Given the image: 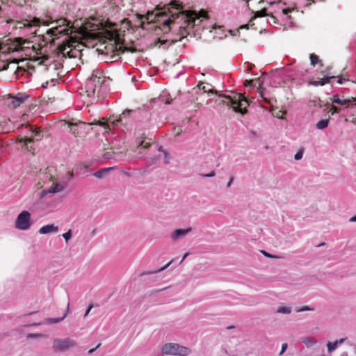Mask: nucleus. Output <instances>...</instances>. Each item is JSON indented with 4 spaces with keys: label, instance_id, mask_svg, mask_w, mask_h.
Returning <instances> with one entry per match:
<instances>
[{
    "label": "nucleus",
    "instance_id": "nucleus-1",
    "mask_svg": "<svg viewBox=\"0 0 356 356\" xmlns=\"http://www.w3.org/2000/svg\"><path fill=\"white\" fill-rule=\"evenodd\" d=\"M54 23L56 24L55 26L48 29L44 34L39 35L40 38V42H43V44L40 43V44L44 46L49 43L55 45L56 40H58L61 35L65 36L61 43L58 44L56 52L58 55L62 54L64 57H74L72 49H75L78 46L79 40L76 38L70 35L76 31V28L66 18L53 20L51 17H48V19H42V24L44 26H49Z\"/></svg>",
    "mask_w": 356,
    "mask_h": 356
},
{
    "label": "nucleus",
    "instance_id": "nucleus-2",
    "mask_svg": "<svg viewBox=\"0 0 356 356\" xmlns=\"http://www.w3.org/2000/svg\"><path fill=\"white\" fill-rule=\"evenodd\" d=\"M106 79V77L102 70H93L90 77L87 80L84 91L89 104H92L97 102L100 97L101 88Z\"/></svg>",
    "mask_w": 356,
    "mask_h": 356
},
{
    "label": "nucleus",
    "instance_id": "nucleus-3",
    "mask_svg": "<svg viewBox=\"0 0 356 356\" xmlns=\"http://www.w3.org/2000/svg\"><path fill=\"white\" fill-rule=\"evenodd\" d=\"M230 95H219L216 102L219 105H226L229 108H232L234 112L244 114L246 113V108L249 105L248 99L241 95L231 91Z\"/></svg>",
    "mask_w": 356,
    "mask_h": 356
},
{
    "label": "nucleus",
    "instance_id": "nucleus-4",
    "mask_svg": "<svg viewBox=\"0 0 356 356\" xmlns=\"http://www.w3.org/2000/svg\"><path fill=\"white\" fill-rule=\"evenodd\" d=\"M175 9L176 10H180L181 6L176 1H171L167 5H164L162 8L157 7L159 10L156 14H154V11H148L146 15H140V19L143 20V23L145 20L147 23L154 22L157 17L161 15H165L167 13H171L170 9Z\"/></svg>",
    "mask_w": 356,
    "mask_h": 356
},
{
    "label": "nucleus",
    "instance_id": "nucleus-5",
    "mask_svg": "<svg viewBox=\"0 0 356 356\" xmlns=\"http://www.w3.org/2000/svg\"><path fill=\"white\" fill-rule=\"evenodd\" d=\"M33 47L31 42L29 40H24L22 38H16L10 44H4L3 46L0 45V52L10 53L20 51L26 49L32 48Z\"/></svg>",
    "mask_w": 356,
    "mask_h": 356
},
{
    "label": "nucleus",
    "instance_id": "nucleus-6",
    "mask_svg": "<svg viewBox=\"0 0 356 356\" xmlns=\"http://www.w3.org/2000/svg\"><path fill=\"white\" fill-rule=\"evenodd\" d=\"M76 347V342L70 337L54 338L52 341V350L56 353L67 352Z\"/></svg>",
    "mask_w": 356,
    "mask_h": 356
},
{
    "label": "nucleus",
    "instance_id": "nucleus-7",
    "mask_svg": "<svg viewBox=\"0 0 356 356\" xmlns=\"http://www.w3.org/2000/svg\"><path fill=\"white\" fill-rule=\"evenodd\" d=\"M163 355H172L178 356H186L190 353V350L176 343H167L162 347Z\"/></svg>",
    "mask_w": 356,
    "mask_h": 356
},
{
    "label": "nucleus",
    "instance_id": "nucleus-8",
    "mask_svg": "<svg viewBox=\"0 0 356 356\" xmlns=\"http://www.w3.org/2000/svg\"><path fill=\"white\" fill-rule=\"evenodd\" d=\"M131 112H132V110H125L115 120H109V122H106L104 118H103V120H94L92 122H88V124L99 125L100 127H104L106 130H111L112 129H113V127L115 124H117L119 122H121L122 121L123 118H125Z\"/></svg>",
    "mask_w": 356,
    "mask_h": 356
},
{
    "label": "nucleus",
    "instance_id": "nucleus-9",
    "mask_svg": "<svg viewBox=\"0 0 356 356\" xmlns=\"http://www.w3.org/2000/svg\"><path fill=\"white\" fill-rule=\"evenodd\" d=\"M6 22L9 24L15 22V27L17 29L31 28L33 26H40L42 25V19L35 17L32 19L29 17L21 21H15L14 19H10L6 20Z\"/></svg>",
    "mask_w": 356,
    "mask_h": 356
},
{
    "label": "nucleus",
    "instance_id": "nucleus-10",
    "mask_svg": "<svg viewBox=\"0 0 356 356\" xmlns=\"http://www.w3.org/2000/svg\"><path fill=\"white\" fill-rule=\"evenodd\" d=\"M28 95L19 94L17 96L8 95L3 99V104L11 108H16L19 106L27 98Z\"/></svg>",
    "mask_w": 356,
    "mask_h": 356
},
{
    "label": "nucleus",
    "instance_id": "nucleus-11",
    "mask_svg": "<svg viewBox=\"0 0 356 356\" xmlns=\"http://www.w3.org/2000/svg\"><path fill=\"white\" fill-rule=\"evenodd\" d=\"M30 220H31L30 213L27 211H23L17 217V219L15 221V226L19 229L26 230L31 225Z\"/></svg>",
    "mask_w": 356,
    "mask_h": 356
},
{
    "label": "nucleus",
    "instance_id": "nucleus-12",
    "mask_svg": "<svg viewBox=\"0 0 356 356\" xmlns=\"http://www.w3.org/2000/svg\"><path fill=\"white\" fill-rule=\"evenodd\" d=\"M181 17L185 19V22L188 23V25L194 26L195 24V21L199 19L200 17H207V13L205 10H200L198 14L195 12H190L187 15H184L183 12H179V15L177 16V18Z\"/></svg>",
    "mask_w": 356,
    "mask_h": 356
},
{
    "label": "nucleus",
    "instance_id": "nucleus-13",
    "mask_svg": "<svg viewBox=\"0 0 356 356\" xmlns=\"http://www.w3.org/2000/svg\"><path fill=\"white\" fill-rule=\"evenodd\" d=\"M86 123L81 121L68 123L70 131L75 137H82L86 134Z\"/></svg>",
    "mask_w": 356,
    "mask_h": 356
},
{
    "label": "nucleus",
    "instance_id": "nucleus-14",
    "mask_svg": "<svg viewBox=\"0 0 356 356\" xmlns=\"http://www.w3.org/2000/svg\"><path fill=\"white\" fill-rule=\"evenodd\" d=\"M29 127L30 136H26L20 139V141L24 143L26 145H27L29 143H31L34 140H39L41 137L40 131L39 129L30 127L29 125ZM26 127H28V126L26 125Z\"/></svg>",
    "mask_w": 356,
    "mask_h": 356
},
{
    "label": "nucleus",
    "instance_id": "nucleus-15",
    "mask_svg": "<svg viewBox=\"0 0 356 356\" xmlns=\"http://www.w3.org/2000/svg\"><path fill=\"white\" fill-rule=\"evenodd\" d=\"M192 230L191 227L187 229H177L170 235L171 239L174 241L184 238Z\"/></svg>",
    "mask_w": 356,
    "mask_h": 356
},
{
    "label": "nucleus",
    "instance_id": "nucleus-16",
    "mask_svg": "<svg viewBox=\"0 0 356 356\" xmlns=\"http://www.w3.org/2000/svg\"><path fill=\"white\" fill-rule=\"evenodd\" d=\"M58 231V227L55 226L54 224L47 225L42 227L39 229V233L41 234H47L50 233H56Z\"/></svg>",
    "mask_w": 356,
    "mask_h": 356
},
{
    "label": "nucleus",
    "instance_id": "nucleus-17",
    "mask_svg": "<svg viewBox=\"0 0 356 356\" xmlns=\"http://www.w3.org/2000/svg\"><path fill=\"white\" fill-rule=\"evenodd\" d=\"M176 24V22L175 21V15L172 13L171 16L168 19H165L163 24V28L162 30L165 32H167L170 30H171V25L175 26Z\"/></svg>",
    "mask_w": 356,
    "mask_h": 356
},
{
    "label": "nucleus",
    "instance_id": "nucleus-18",
    "mask_svg": "<svg viewBox=\"0 0 356 356\" xmlns=\"http://www.w3.org/2000/svg\"><path fill=\"white\" fill-rule=\"evenodd\" d=\"M114 169L113 167L104 168L94 173V176L98 179H102L106 177L108 173Z\"/></svg>",
    "mask_w": 356,
    "mask_h": 356
},
{
    "label": "nucleus",
    "instance_id": "nucleus-19",
    "mask_svg": "<svg viewBox=\"0 0 356 356\" xmlns=\"http://www.w3.org/2000/svg\"><path fill=\"white\" fill-rule=\"evenodd\" d=\"M151 146L149 142H147L145 140H141L138 145H137L136 152L137 154H145L144 152L146 149L149 148Z\"/></svg>",
    "mask_w": 356,
    "mask_h": 356
},
{
    "label": "nucleus",
    "instance_id": "nucleus-20",
    "mask_svg": "<svg viewBox=\"0 0 356 356\" xmlns=\"http://www.w3.org/2000/svg\"><path fill=\"white\" fill-rule=\"evenodd\" d=\"M353 103H355V104H356V98H353V97L352 99L340 98V103H338V104H339L341 106H343L346 108H348V107H349V106L350 104H353Z\"/></svg>",
    "mask_w": 356,
    "mask_h": 356
},
{
    "label": "nucleus",
    "instance_id": "nucleus-21",
    "mask_svg": "<svg viewBox=\"0 0 356 356\" xmlns=\"http://www.w3.org/2000/svg\"><path fill=\"white\" fill-rule=\"evenodd\" d=\"M334 76L325 77L322 79L321 81H313L310 82V84L314 86H323L325 83H328L330 80Z\"/></svg>",
    "mask_w": 356,
    "mask_h": 356
},
{
    "label": "nucleus",
    "instance_id": "nucleus-22",
    "mask_svg": "<svg viewBox=\"0 0 356 356\" xmlns=\"http://www.w3.org/2000/svg\"><path fill=\"white\" fill-rule=\"evenodd\" d=\"M310 63L312 66H315L316 64H319L321 66H323L322 60L319 58L318 56L315 54H310L309 56Z\"/></svg>",
    "mask_w": 356,
    "mask_h": 356
},
{
    "label": "nucleus",
    "instance_id": "nucleus-23",
    "mask_svg": "<svg viewBox=\"0 0 356 356\" xmlns=\"http://www.w3.org/2000/svg\"><path fill=\"white\" fill-rule=\"evenodd\" d=\"M292 312V308L290 306H280L277 309V313L289 314Z\"/></svg>",
    "mask_w": 356,
    "mask_h": 356
},
{
    "label": "nucleus",
    "instance_id": "nucleus-24",
    "mask_svg": "<svg viewBox=\"0 0 356 356\" xmlns=\"http://www.w3.org/2000/svg\"><path fill=\"white\" fill-rule=\"evenodd\" d=\"M267 15H270V17L274 18V17L273 16L272 14L271 15H268L267 13V9L266 8H263L261 10H259V11H257V12L254 13V18L261 17H264V16H267Z\"/></svg>",
    "mask_w": 356,
    "mask_h": 356
},
{
    "label": "nucleus",
    "instance_id": "nucleus-25",
    "mask_svg": "<svg viewBox=\"0 0 356 356\" xmlns=\"http://www.w3.org/2000/svg\"><path fill=\"white\" fill-rule=\"evenodd\" d=\"M329 124V120L328 119H324L321 120L316 124V128L318 129H323L326 128L328 126Z\"/></svg>",
    "mask_w": 356,
    "mask_h": 356
},
{
    "label": "nucleus",
    "instance_id": "nucleus-26",
    "mask_svg": "<svg viewBox=\"0 0 356 356\" xmlns=\"http://www.w3.org/2000/svg\"><path fill=\"white\" fill-rule=\"evenodd\" d=\"M54 185L47 189H44L40 192V197L43 198L47 193H56Z\"/></svg>",
    "mask_w": 356,
    "mask_h": 356
},
{
    "label": "nucleus",
    "instance_id": "nucleus-27",
    "mask_svg": "<svg viewBox=\"0 0 356 356\" xmlns=\"http://www.w3.org/2000/svg\"><path fill=\"white\" fill-rule=\"evenodd\" d=\"M99 24H95L90 22H88L85 24L84 28L86 29H90V31H96L99 29Z\"/></svg>",
    "mask_w": 356,
    "mask_h": 356
},
{
    "label": "nucleus",
    "instance_id": "nucleus-28",
    "mask_svg": "<svg viewBox=\"0 0 356 356\" xmlns=\"http://www.w3.org/2000/svg\"><path fill=\"white\" fill-rule=\"evenodd\" d=\"M73 172L67 171L65 175L62 178L63 183H64L66 185V184L73 178Z\"/></svg>",
    "mask_w": 356,
    "mask_h": 356
},
{
    "label": "nucleus",
    "instance_id": "nucleus-29",
    "mask_svg": "<svg viewBox=\"0 0 356 356\" xmlns=\"http://www.w3.org/2000/svg\"><path fill=\"white\" fill-rule=\"evenodd\" d=\"M54 189H55L56 192L58 193V192H60L63 190H64L66 185L64 183L60 184V183L56 182V184H54Z\"/></svg>",
    "mask_w": 356,
    "mask_h": 356
},
{
    "label": "nucleus",
    "instance_id": "nucleus-30",
    "mask_svg": "<svg viewBox=\"0 0 356 356\" xmlns=\"http://www.w3.org/2000/svg\"><path fill=\"white\" fill-rule=\"evenodd\" d=\"M337 345H338V341H334V342H328L327 343V350L330 353L332 352L333 350H334L337 347Z\"/></svg>",
    "mask_w": 356,
    "mask_h": 356
},
{
    "label": "nucleus",
    "instance_id": "nucleus-31",
    "mask_svg": "<svg viewBox=\"0 0 356 356\" xmlns=\"http://www.w3.org/2000/svg\"><path fill=\"white\" fill-rule=\"evenodd\" d=\"M49 59V56L47 55H42L41 56H37L35 60L39 61V64L42 65L44 63L46 60Z\"/></svg>",
    "mask_w": 356,
    "mask_h": 356
},
{
    "label": "nucleus",
    "instance_id": "nucleus-32",
    "mask_svg": "<svg viewBox=\"0 0 356 356\" xmlns=\"http://www.w3.org/2000/svg\"><path fill=\"white\" fill-rule=\"evenodd\" d=\"M307 347H310L316 343V340L314 338H308L304 341Z\"/></svg>",
    "mask_w": 356,
    "mask_h": 356
},
{
    "label": "nucleus",
    "instance_id": "nucleus-33",
    "mask_svg": "<svg viewBox=\"0 0 356 356\" xmlns=\"http://www.w3.org/2000/svg\"><path fill=\"white\" fill-rule=\"evenodd\" d=\"M63 321V318H49L47 319V322L49 323H58Z\"/></svg>",
    "mask_w": 356,
    "mask_h": 356
},
{
    "label": "nucleus",
    "instance_id": "nucleus-34",
    "mask_svg": "<svg viewBox=\"0 0 356 356\" xmlns=\"http://www.w3.org/2000/svg\"><path fill=\"white\" fill-rule=\"evenodd\" d=\"M340 111L341 108L333 104L331 105L329 111V112L331 113V115H334V113H339Z\"/></svg>",
    "mask_w": 356,
    "mask_h": 356
},
{
    "label": "nucleus",
    "instance_id": "nucleus-35",
    "mask_svg": "<svg viewBox=\"0 0 356 356\" xmlns=\"http://www.w3.org/2000/svg\"><path fill=\"white\" fill-rule=\"evenodd\" d=\"M63 237L67 242L72 238V230L69 229L67 232L63 234Z\"/></svg>",
    "mask_w": 356,
    "mask_h": 356
},
{
    "label": "nucleus",
    "instance_id": "nucleus-36",
    "mask_svg": "<svg viewBox=\"0 0 356 356\" xmlns=\"http://www.w3.org/2000/svg\"><path fill=\"white\" fill-rule=\"evenodd\" d=\"M13 3L18 6H23L28 2L30 1V0H13Z\"/></svg>",
    "mask_w": 356,
    "mask_h": 356
},
{
    "label": "nucleus",
    "instance_id": "nucleus-37",
    "mask_svg": "<svg viewBox=\"0 0 356 356\" xmlns=\"http://www.w3.org/2000/svg\"><path fill=\"white\" fill-rule=\"evenodd\" d=\"M173 262V260H171L170 262H168L165 266H164L163 267L161 268H159L156 270H154V272H152V273H160L163 270H164L165 269H166Z\"/></svg>",
    "mask_w": 356,
    "mask_h": 356
},
{
    "label": "nucleus",
    "instance_id": "nucleus-38",
    "mask_svg": "<svg viewBox=\"0 0 356 356\" xmlns=\"http://www.w3.org/2000/svg\"><path fill=\"white\" fill-rule=\"evenodd\" d=\"M314 309L311 308L308 306H304L297 310L298 312H306V311H313Z\"/></svg>",
    "mask_w": 356,
    "mask_h": 356
},
{
    "label": "nucleus",
    "instance_id": "nucleus-39",
    "mask_svg": "<svg viewBox=\"0 0 356 356\" xmlns=\"http://www.w3.org/2000/svg\"><path fill=\"white\" fill-rule=\"evenodd\" d=\"M168 42V40H161L160 38L157 39V40L155 42V44L157 46V45H159V47L162 44H164L165 43H167Z\"/></svg>",
    "mask_w": 356,
    "mask_h": 356
},
{
    "label": "nucleus",
    "instance_id": "nucleus-40",
    "mask_svg": "<svg viewBox=\"0 0 356 356\" xmlns=\"http://www.w3.org/2000/svg\"><path fill=\"white\" fill-rule=\"evenodd\" d=\"M42 337V334H33V333H31V334H29L27 335V337L29 338V339H35V338H39V337Z\"/></svg>",
    "mask_w": 356,
    "mask_h": 356
},
{
    "label": "nucleus",
    "instance_id": "nucleus-41",
    "mask_svg": "<svg viewBox=\"0 0 356 356\" xmlns=\"http://www.w3.org/2000/svg\"><path fill=\"white\" fill-rule=\"evenodd\" d=\"M340 98L339 95H334L333 97H332V103H335V104H337L338 103H340Z\"/></svg>",
    "mask_w": 356,
    "mask_h": 356
},
{
    "label": "nucleus",
    "instance_id": "nucleus-42",
    "mask_svg": "<svg viewBox=\"0 0 356 356\" xmlns=\"http://www.w3.org/2000/svg\"><path fill=\"white\" fill-rule=\"evenodd\" d=\"M159 157H148L149 160L147 162L149 164L156 163L158 161Z\"/></svg>",
    "mask_w": 356,
    "mask_h": 356
},
{
    "label": "nucleus",
    "instance_id": "nucleus-43",
    "mask_svg": "<svg viewBox=\"0 0 356 356\" xmlns=\"http://www.w3.org/2000/svg\"><path fill=\"white\" fill-rule=\"evenodd\" d=\"M287 347H288V345H287L286 343H282V350H281V351L280 353V355H282L286 351Z\"/></svg>",
    "mask_w": 356,
    "mask_h": 356
},
{
    "label": "nucleus",
    "instance_id": "nucleus-44",
    "mask_svg": "<svg viewBox=\"0 0 356 356\" xmlns=\"http://www.w3.org/2000/svg\"><path fill=\"white\" fill-rule=\"evenodd\" d=\"M260 252L266 257H268V258H276L277 257L275 256H273V255L268 253L267 252H266L264 250H261Z\"/></svg>",
    "mask_w": 356,
    "mask_h": 356
},
{
    "label": "nucleus",
    "instance_id": "nucleus-45",
    "mask_svg": "<svg viewBox=\"0 0 356 356\" xmlns=\"http://www.w3.org/2000/svg\"><path fill=\"white\" fill-rule=\"evenodd\" d=\"M202 177H212L213 176H215V172L214 171H211V172L209 173H207V174H202L201 175Z\"/></svg>",
    "mask_w": 356,
    "mask_h": 356
},
{
    "label": "nucleus",
    "instance_id": "nucleus-46",
    "mask_svg": "<svg viewBox=\"0 0 356 356\" xmlns=\"http://www.w3.org/2000/svg\"><path fill=\"white\" fill-rule=\"evenodd\" d=\"M109 37L113 39H116L118 37V34L116 32H108Z\"/></svg>",
    "mask_w": 356,
    "mask_h": 356
},
{
    "label": "nucleus",
    "instance_id": "nucleus-47",
    "mask_svg": "<svg viewBox=\"0 0 356 356\" xmlns=\"http://www.w3.org/2000/svg\"><path fill=\"white\" fill-rule=\"evenodd\" d=\"M69 311H70V302L67 303L66 310H65V314H64L63 316H62V318H63V320L65 319V318L67 315Z\"/></svg>",
    "mask_w": 356,
    "mask_h": 356
},
{
    "label": "nucleus",
    "instance_id": "nucleus-48",
    "mask_svg": "<svg viewBox=\"0 0 356 356\" xmlns=\"http://www.w3.org/2000/svg\"><path fill=\"white\" fill-rule=\"evenodd\" d=\"M92 307H93V305H90L88 307V309H87V310L86 311L85 314H84V316H83V317H84V318H86V317L88 315L89 312H90V310L92 309Z\"/></svg>",
    "mask_w": 356,
    "mask_h": 356
},
{
    "label": "nucleus",
    "instance_id": "nucleus-49",
    "mask_svg": "<svg viewBox=\"0 0 356 356\" xmlns=\"http://www.w3.org/2000/svg\"><path fill=\"white\" fill-rule=\"evenodd\" d=\"M100 346H101V343H99V344L96 346V348L90 349V350L88 351V353L89 355H90V354L93 353L95 351V350H96V349H97V348H99L100 347Z\"/></svg>",
    "mask_w": 356,
    "mask_h": 356
},
{
    "label": "nucleus",
    "instance_id": "nucleus-50",
    "mask_svg": "<svg viewBox=\"0 0 356 356\" xmlns=\"http://www.w3.org/2000/svg\"><path fill=\"white\" fill-rule=\"evenodd\" d=\"M304 154V149L300 148L294 156H302Z\"/></svg>",
    "mask_w": 356,
    "mask_h": 356
},
{
    "label": "nucleus",
    "instance_id": "nucleus-51",
    "mask_svg": "<svg viewBox=\"0 0 356 356\" xmlns=\"http://www.w3.org/2000/svg\"><path fill=\"white\" fill-rule=\"evenodd\" d=\"M197 86H198V88L200 89H202L204 90V92H207V90L205 89V86H203V83L198 84Z\"/></svg>",
    "mask_w": 356,
    "mask_h": 356
},
{
    "label": "nucleus",
    "instance_id": "nucleus-52",
    "mask_svg": "<svg viewBox=\"0 0 356 356\" xmlns=\"http://www.w3.org/2000/svg\"><path fill=\"white\" fill-rule=\"evenodd\" d=\"M170 157H164L163 163L165 164H169L170 163Z\"/></svg>",
    "mask_w": 356,
    "mask_h": 356
},
{
    "label": "nucleus",
    "instance_id": "nucleus-53",
    "mask_svg": "<svg viewBox=\"0 0 356 356\" xmlns=\"http://www.w3.org/2000/svg\"><path fill=\"white\" fill-rule=\"evenodd\" d=\"M291 10L289 8H284L282 10V13L285 15H287L289 14V13H291Z\"/></svg>",
    "mask_w": 356,
    "mask_h": 356
},
{
    "label": "nucleus",
    "instance_id": "nucleus-54",
    "mask_svg": "<svg viewBox=\"0 0 356 356\" xmlns=\"http://www.w3.org/2000/svg\"><path fill=\"white\" fill-rule=\"evenodd\" d=\"M159 151L163 152L165 156H168V153L163 149L162 147H159Z\"/></svg>",
    "mask_w": 356,
    "mask_h": 356
},
{
    "label": "nucleus",
    "instance_id": "nucleus-55",
    "mask_svg": "<svg viewBox=\"0 0 356 356\" xmlns=\"http://www.w3.org/2000/svg\"><path fill=\"white\" fill-rule=\"evenodd\" d=\"M349 222H356V215L351 217L350 219H349Z\"/></svg>",
    "mask_w": 356,
    "mask_h": 356
},
{
    "label": "nucleus",
    "instance_id": "nucleus-56",
    "mask_svg": "<svg viewBox=\"0 0 356 356\" xmlns=\"http://www.w3.org/2000/svg\"><path fill=\"white\" fill-rule=\"evenodd\" d=\"M343 81H346L345 79H343L342 77H339L337 83L341 84Z\"/></svg>",
    "mask_w": 356,
    "mask_h": 356
},
{
    "label": "nucleus",
    "instance_id": "nucleus-57",
    "mask_svg": "<svg viewBox=\"0 0 356 356\" xmlns=\"http://www.w3.org/2000/svg\"><path fill=\"white\" fill-rule=\"evenodd\" d=\"M232 181H233V178H232V177H231V178H230V179H229V181H228V183H227V187H228V188H229V187H230V186H231V185H232Z\"/></svg>",
    "mask_w": 356,
    "mask_h": 356
},
{
    "label": "nucleus",
    "instance_id": "nucleus-58",
    "mask_svg": "<svg viewBox=\"0 0 356 356\" xmlns=\"http://www.w3.org/2000/svg\"><path fill=\"white\" fill-rule=\"evenodd\" d=\"M188 254H188V252H186V253H185V254H184V257H183L182 259H181V261H180V264L183 262V261H184V259H185L188 256Z\"/></svg>",
    "mask_w": 356,
    "mask_h": 356
},
{
    "label": "nucleus",
    "instance_id": "nucleus-59",
    "mask_svg": "<svg viewBox=\"0 0 356 356\" xmlns=\"http://www.w3.org/2000/svg\"><path fill=\"white\" fill-rule=\"evenodd\" d=\"M261 97L264 99V101H265L266 103H268V104H270V100H269V99H268L267 98L264 97L263 96V94H262V93L261 94Z\"/></svg>",
    "mask_w": 356,
    "mask_h": 356
},
{
    "label": "nucleus",
    "instance_id": "nucleus-60",
    "mask_svg": "<svg viewBox=\"0 0 356 356\" xmlns=\"http://www.w3.org/2000/svg\"><path fill=\"white\" fill-rule=\"evenodd\" d=\"M252 81H248V80H245V83H244V85L245 86H247L248 85L250 84V83H252Z\"/></svg>",
    "mask_w": 356,
    "mask_h": 356
},
{
    "label": "nucleus",
    "instance_id": "nucleus-61",
    "mask_svg": "<svg viewBox=\"0 0 356 356\" xmlns=\"http://www.w3.org/2000/svg\"><path fill=\"white\" fill-rule=\"evenodd\" d=\"M345 341V339H341L339 340H338V343H342L343 341Z\"/></svg>",
    "mask_w": 356,
    "mask_h": 356
},
{
    "label": "nucleus",
    "instance_id": "nucleus-62",
    "mask_svg": "<svg viewBox=\"0 0 356 356\" xmlns=\"http://www.w3.org/2000/svg\"><path fill=\"white\" fill-rule=\"evenodd\" d=\"M352 122H353V123H354L355 124H356V117H355V118H353L352 119Z\"/></svg>",
    "mask_w": 356,
    "mask_h": 356
},
{
    "label": "nucleus",
    "instance_id": "nucleus-63",
    "mask_svg": "<svg viewBox=\"0 0 356 356\" xmlns=\"http://www.w3.org/2000/svg\"><path fill=\"white\" fill-rule=\"evenodd\" d=\"M166 288H163V289H159V290H157L156 291L157 292H160V291H162L163 290H165Z\"/></svg>",
    "mask_w": 356,
    "mask_h": 356
},
{
    "label": "nucleus",
    "instance_id": "nucleus-64",
    "mask_svg": "<svg viewBox=\"0 0 356 356\" xmlns=\"http://www.w3.org/2000/svg\"><path fill=\"white\" fill-rule=\"evenodd\" d=\"M248 24H245V25H244V26H241V29H242V28H248Z\"/></svg>",
    "mask_w": 356,
    "mask_h": 356
}]
</instances>
